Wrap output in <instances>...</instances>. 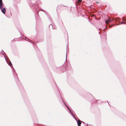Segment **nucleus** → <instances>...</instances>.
Segmentation results:
<instances>
[{
    "label": "nucleus",
    "instance_id": "obj_1",
    "mask_svg": "<svg viewBox=\"0 0 126 126\" xmlns=\"http://www.w3.org/2000/svg\"><path fill=\"white\" fill-rule=\"evenodd\" d=\"M113 21V19L112 18H110L109 17V19L107 20H106L105 21V22L106 24H107L110 22H111Z\"/></svg>",
    "mask_w": 126,
    "mask_h": 126
},
{
    "label": "nucleus",
    "instance_id": "obj_2",
    "mask_svg": "<svg viewBox=\"0 0 126 126\" xmlns=\"http://www.w3.org/2000/svg\"><path fill=\"white\" fill-rule=\"evenodd\" d=\"M3 4L2 2V1H0V8L2 9L3 8Z\"/></svg>",
    "mask_w": 126,
    "mask_h": 126
},
{
    "label": "nucleus",
    "instance_id": "obj_3",
    "mask_svg": "<svg viewBox=\"0 0 126 126\" xmlns=\"http://www.w3.org/2000/svg\"><path fill=\"white\" fill-rule=\"evenodd\" d=\"M1 9V10L2 11V12L4 14L6 12V9L5 8H3V9Z\"/></svg>",
    "mask_w": 126,
    "mask_h": 126
},
{
    "label": "nucleus",
    "instance_id": "obj_4",
    "mask_svg": "<svg viewBox=\"0 0 126 126\" xmlns=\"http://www.w3.org/2000/svg\"><path fill=\"white\" fill-rule=\"evenodd\" d=\"M77 122L78 126H80L81 124V123L80 120H78V121H77Z\"/></svg>",
    "mask_w": 126,
    "mask_h": 126
},
{
    "label": "nucleus",
    "instance_id": "obj_5",
    "mask_svg": "<svg viewBox=\"0 0 126 126\" xmlns=\"http://www.w3.org/2000/svg\"><path fill=\"white\" fill-rule=\"evenodd\" d=\"M65 106H66L67 107V109H68V110H69V111L70 112V113L72 114L73 115V114H72V112L71 111V110H70V109H69V107H68V106H67L66 105H65Z\"/></svg>",
    "mask_w": 126,
    "mask_h": 126
},
{
    "label": "nucleus",
    "instance_id": "obj_6",
    "mask_svg": "<svg viewBox=\"0 0 126 126\" xmlns=\"http://www.w3.org/2000/svg\"><path fill=\"white\" fill-rule=\"evenodd\" d=\"M8 64L11 67H12L11 66H12V63H11V62L10 61L9 62Z\"/></svg>",
    "mask_w": 126,
    "mask_h": 126
},
{
    "label": "nucleus",
    "instance_id": "obj_7",
    "mask_svg": "<svg viewBox=\"0 0 126 126\" xmlns=\"http://www.w3.org/2000/svg\"><path fill=\"white\" fill-rule=\"evenodd\" d=\"M52 27V29H54V28H53L52 26V25H50L49 26V28L50 29V28H51Z\"/></svg>",
    "mask_w": 126,
    "mask_h": 126
},
{
    "label": "nucleus",
    "instance_id": "obj_8",
    "mask_svg": "<svg viewBox=\"0 0 126 126\" xmlns=\"http://www.w3.org/2000/svg\"><path fill=\"white\" fill-rule=\"evenodd\" d=\"M78 1L79 2H81V0H78Z\"/></svg>",
    "mask_w": 126,
    "mask_h": 126
},
{
    "label": "nucleus",
    "instance_id": "obj_9",
    "mask_svg": "<svg viewBox=\"0 0 126 126\" xmlns=\"http://www.w3.org/2000/svg\"><path fill=\"white\" fill-rule=\"evenodd\" d=\"M27 39L29 40V39L27 38H25V40H27Z\"/></svg>",
    "mask_w": 126,
    "mask_h": 126
},
{
    "label": "nucleus",
    "instance_id": "obj_10",
    "mask_svg": "<svg viewBox=\"0 0 126 126\" xmlns=\"http://www.w3.org/2000/svg\"><path fill=\"white\" fill-rule=\"evenodd\" d=\"M2 1V0H0V1Z\"/></svg>",
    "mask_w": 126,
    "mask_h": 126
},
{
    "label": "nucleus",
    "instance_id": "obj_11",
    "mask_svg": "<svg viewBox=\"0 0 126 126\" xmlns=\"http://www.w3.org/2000/svg\"><path fill=\"white\" fill-rule=\"evenodd\" d=\"M66 55H66V57H66V56H67Z\"/></svg>",
    "mask_w": 126,
    "mask_h": 126
},
{
    "label": "nucleus",
    "instance_id": "obj_12",
    "mask_svg": "<svg viewBox=\"0 0 126 126\" xmlns=\"http://www.w3.org/2000/svg\"><path fill=\"white\" fill-rule=\"evenodd\" d=\"M64 103V104H65V105H66L67 106V105H66L65 103Z\"/></svg>",
    "mask_w": 126,
    "mask_h": 126
},
{
    "label": "nucleus",
    "instance_id": "obj_13",
    "mask_svg": "<svg viewBox=\"0 0 126 126\" xmlns=\"http://www.w3.org/2000/svg\"><path fill=\"white\" fill-rule=\"evenodd\" d=\"M42 11H43V10H41Z\"/></svg>",
    "mask_w": 126,
    "mask_h": 126
}]
</instances>
